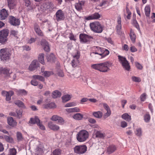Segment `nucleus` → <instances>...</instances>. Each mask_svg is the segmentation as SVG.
Listing matches in <instances>:
<instances>
[{"instance_id":"obj_29","label":"nucleus","mask_w":155,"mask_h":155,"mask_svg":"<svg viewBox=\"0 0 155 155\" xmlns=\"http://www.w3.org/2000/svg\"><path fill=\"white\" fill-rule=\"evenodd\" d=\"M136 135L139 137H141L142 135V129L140 127L137 128L134 131Z\"/></svg>"},{"instance_id":"obj_57","label":"nucleus","mask_w":155,"mask_h":155,"mask_svg":"<svg viewBox=\"0 0 155 155\" xmlns=\"http://www.w3.org/2000/svg\"><path fill=\"white\" fill-rule=\"evenodd\" d=\"M135 65L137 68L140 70H141L143 68L142 65L138 62H136Z\"/></svg>"},{"instance_id":"obj_11","label":"nucleus","mask_w":155,"mask_h":155,"mask_svg":"<svg viewBox=\"0 0 155 155\" xmlns=\"http://www.w3.org/2000/svg\"><path fill=\"white\" fill-rule=\"evenodd\" d=\"M55 15L56 20L58 21L63 20L65 19L64 13L60 9L58 10Z\"/></svg>"},{"instance_id":"obj_3","label":"nucleus","mask_w":155,"mask_h":155,"mask_svg":"<svg viewBox=\"0 0 155 155\" xmlns=\"http://www.w3.org/2000/svg\"><path fill=\"white\" fill-rule=\"evenodd\" d=\"M88 132L86 130H82L80 131L76 135V138L79 142H84L88 138Z\"/></svg>"},{"instance_id":"obj_37","label":"nucleus","mask_w":155,"mask_h":155,"mask_svg":"<svg viewBox=\"0 0 155 155\" xmlns=\"http://www.w3.org/2000/svg\"><path fill=\"white\" fill-rule=\"evenodd\" d=\"M44 54L43 53H41L39 54L38 56V60L39 61L43 64H45V62L44 60Z\"/></svg>"},{"instance_id":"obj_58","label":"nucleus","mask_w":155,"mask_h":155,"mask_svg":"<svg viewBox=\"0 0 155 155\" xmlns=\"http://www.w3.org/2000/svg\"><path fill=\"white\" fill-rule=\"evenodd\" d=\"M37 125L39 126V128L41 130H45V126L41 123L40 121L39 123H37Z\"/></svg>"},{"instance_id":"obj_27","label":"nucleus","mask_w":155,"mask_h":155,"mask_svg":"<svg viewBox=\"0 0 155 155\" xmlns=\"http://www.w3.org/2000/svg\"><path fill=\"white\" fill-rule=\"evenodd\" d=\"M43 149L40 145L37 147L35 150V153L37 155H40L42 153Z\"/></svg>"},{"instance_id":"obj_47","label":"nucleus","mask_w":155,"mask_h":155,"mask_svg":"<svg viewBox=\"0 0 155 155\" xmlns=\"http://www.w3.org/2000/svg\"><path fill=\"white\" fill-rule=\"evenodd\" d=\"M150 117L149 114H146L144 115V120L146 122H148L150 120Z\"/></svg>"},{"instance_id":"obj_54","label":"nucleus","mask_w":155,"mask_h":155,"mask_svg":"<svg viewBox=\"0 0 155 155\" xmlns=\"http://www.w3.org/2000/svg\"><path fill=\"white\" fill-rule=\"evenodd\" d=\"M126 10L127 13V18L128 19H130V15L131 14V12L130 11L129 8L127 7L126 8Z\"/></svg>"},{"instance_id":"obj_1","label":"nucleus","mask_w":155,"mask_h":155,"mask_svg":"<svg viewBox=\"0 0 155 155\" xmlns=\"http://www.w3.org/2000/svg\"><path fill=\"white\" fill-rule=\"evenodd\" d=\"M112 66V63L109 61H106L91 65V67L93 69L103 72H107L109 71L110 70L109 68Z\"/></svg>"},{"instance_id":"obj_21","label":"nucleus","mask_w":155,"mask_h":155,"mask_svg":"<svg viewBox=\"0 0 155 155\" xmlns=\"http://www.w3.org/2000/svg\"><path fill=\"white\" fill-rule=\"evenodd\" d=\"M35 30L37 34L39 36H43L44 34L41 30L40 29L38 25L35 24L34 25Z\"/></svg>"},{"instance_id":"obj_19","label":"nucleus","mask_w":155,"mask_h":155,"mask_svg":"<svg viewBox=\"0 0 155 155\" xmlns=\"http://www.w3.org/2000/svg\"><path fill=\"white\" fill-rule=\"evenodd\" d=\"M101 17L100 15L97 13H95L94 14L88 16L85 18L87 20L97 19Z\"/></svg>"},{"instance_id":"obj_51","label":"nucleus","mask_w":155,"mask_h":155,"mask_svg":"<svg viewBox=\"0 0 155 155\" xmlns=\"http://www.w3.org/2000/svg\"><path fill=\"white\" fill-rule=\"evenodd\" d=\"M76 105V103L74 102L68 103L64 105V107H69L75 106Z\"/></svg>"},{"instance_id":"obj_6","label":"nucleus","mask_w":155,"mask_h":155,"mask_svg":"<svg viewBox=\"0 0 155 155\" xmlns=\"http://www.w3.org/2000/svg\"><path fill=\"white\" fill-rule=\"evenodd\" d=\"M11 54L7 48H2L0 50V59L4 61L8 60L10 57Z\"/></svg>"},{"instance_id":"obj_16","label":"nucleus","mask_w":155,"mask_h":155,"mask_svg":"<svg viewBox=\"0 0 155 155\" xmlns=\"http://www.w3.org/2000/svg\"><path fill=\"white\" fill-rule=\"evenodd\" d=\"M9 22L12 25L17 26L19 25L20 23V20L17 18L12 16H11L9 18Z\"/></svg>"},{"instance_id":"obj_2","label":"nucleus","mask_w":155,"mask_h":155,"mask_svg":"<svg viewBox=\"0 0 155 155\" xmlns=\"http://www.w3.org/2000/svg\"><path fill=\"white\" fill-rule=\"evenodd\" d=\"M110 53L107 49L99 46H94L92 48V52L90 55L93 57L94 54H98L101 56V58H102L108 55Z\"/></svg>"},{"instance_id":"obj_10","label":"nucleus","mask_w":155,"mask_h":155,"mask_svg":"<svg viewBox=\"0 0 155 155\" xmlns=\"http://www.w3.org/2000/svg\"><path fill=\"white\" fill-rule=\"evenodd\" d=\"M52 5V4L49 2L44 3L40 5L38 9L41 11L44 12L48 9H52L53 7H51Z\"/></svg>"},{"instance_id":"obj_35","label":"nucleus","mask_w":155,"mask_h":155,"mask_svg":"<svg viewBox=\"0 0 155 155\" xmlns=\"http://www.w3.org/2000/svg\"><path fill=\"white\" fill-rule=\"evenodd\" d=\"M15 103L19 107H21L23 108H26V107L25 106L23 102L19 100H17L15 102Z\"/></svg>"},{"instance_id":"obj_41","label":"nucleus","mask_w":155,"mask_h":155,"mask_svg":"<svg viewBox=\"0 0 155 155\" xmlns=\"http://www.w3.org/2000/svg\"><path fill=\"white\" fill-rule=\"evenodd\" d=\"M55 59L54 55L53 54H51L47 57V59L48 61L53 62L54 61Z\"/></svg>"},{"instance_id":"obj_32","label":"nucleus","mask_w":155,"mask_h":155,"mask_svg":"<svg viewBox=\"0 0 155 155\" xmlns=\"http://www.w3.org/2000/svg\"><path fill=\"white\" fill-rule=\"evenodd\" d=\"M40 121L39 119L37 117H35L34 118H31L29 121V123L32 124H35L36 123L37 124V123Z\"/></svg>"},{"instance_id":"obj_42","label":"nucleus","mask_w":155,"mask_h":155,"mask_svg":"<svg viewBox=\"0 0 155 155\" xmlns=\"http://www.w3.org/2000/svg\"><path fill=\"white\" fill-rule=\"evenodd\" d=\"M32 78H33L36 79L38 80L41 81H45L44 78L41 76L35 75H33Z\"/></svg>"},{"instance_id":"obj_64","label":"nucleus","mask_w":155,"mask_h":155,"mask_svg":"<svg viewBox=\"0 0 155 155\" xmlns=\"http://www.w3.org/2000/svg\"><path fill=\"white\" fill-rule=\"evenodd\" d=\"M127 126V123L125 121H123L121 123V127L123 128H124Z\"/></svg>"},{"instance_id":"obj_44","label":"nucleus","mask_w":155,"mask_h":155,"mask_svg":"<svg viewBox=\"0 0 155 155\" xmlns=\"http://www.w3.org/2000/svg\"><path fill=\"white\" fill-rule=\"evenodd\" d=\"M54 73L52 71H46L44 72L43 74H42V75L44 76L45 77H48L51 75H52Z\"/></svg>"},{"instance_id":"obj_49","label":"nucleus","mask_w":155,"mask_h":155,"mask_svg":"<svg viewBox=\"0 0 155 155\" xmlns=\"http://www.w3.org/2000/svg\"><path fill=\"white\" fill-rule=\"evenodd\" d=\"M131 79L133 81L136 82H139L141 81V79L140 78L134 76H132Z\"/></svg>"},{"instance_id":"obj_60","label":"nucleus","mask_w":155,"mask_h":155,"mask_svg":"<svg viewBox=\"0 0 155 155\" xmlns=\"http://www.w3.org/2000/svg\"><path fill=\"white\" fill-rule=\"evenodd\" d=\"M121 25L118 24L116 27V28L117 29V32L118 33H120V30L121 28Z\"/></svg>"},{"instance_id":"obj_61","label":"nucleus","mask_w":155,"mask_h":155,"mask_svg":"<svg viewBox=\"0 0 155 155\" xmlns=\"http://www.w3.org/2000/svg\"><path fill=\"white\" fill-rule=\"evenodd\" d=\"M130 50L132 52H134L137 51V49L134 46H131L130 48Z\"/></svg>"},{"instance_id":"obj_52","label":"nucleus","mask_w":155,"mask_h":155,"mask_svg":"<svg viewBox=\"0 0 155 155\" xmlns=\"http://www.w3.org/2000/svg\"><path fill=\"white\" fill-rule=\"evenodd\" d=\"M61 153V151L59 149H57L53 151V154L54 155H59Z\"/></svg>"},{"instance_id":"obj_45","label":"nucleus","mask_w":155,"mask_h":155,"mask_svg":"<svg viewBox=\"0 0 155 155\" xmlns=\"http://www.w3.org/2000/svg\"><path fill=\"white\" fill-rule=\"evenodd\" d=\"M17 138L18 141H21L23 139L22 134L19 132H17L16 133Z\"/></svg>"},{"instance_id":"obj_63","label":"nucleus","mask_w":155,"mask_h":155,"mask_svg":"<svg viewBox=\"0 0 155 155\" xmlns=\"http://www.w3.org/2000/svg\"><path fill=\"white\" fill-rule=\"evenodd\" d=\"M146 94L143 93L140 96V100L142 101H144L146 99Z\"/></svg>"},{"instance_id":"obj_8","label":"nucleus","mask_w":155,"mask_h":155,"mask_svg":"<svg viewBox=\"0 0 155 155\" xmlns=\"http://www.w3.org/2000/svg\"><path fill=\"white\" fill-rule=\"evenodd\" d=\"M73 59L72 60L71 64L73 68H75L79 64V61L78 60L80 56V53L77 52V53L73 56Z\"/></svg>"},{"instance_id":"obj_9","label":"nucleus","mask_w":155,"mask_h":155,"mask_svg":"<svg viewBox=\"0 0 155 155\" xmlns=\"http://www.w3.org/2000/svg\"><path fill=\"white\" fill-rule=\"evenodd\" d=\"M80 41L82 43H86L93 39V37L88 35L81 34L79 35Z\"/></svg>"},{"instance_id":"obj_50","label":"nucleus","mask_w":155,"mask_h":155,"mask_svg":"<svg viewBox=\"0 0 155 155\" xmlns=\"http://www.w3.org/2000/svg\"><path fill=\"white\" fill-rule=\"evenodd\" d=\"M7 40V38H5L0 36V43L5 44Z\"/></svg>"},{"instance_id":"obj_22","label":"nucleus","mask_w":155,"mask_h":155,"mask_svg":"<svg viewBox=\"0 0 155 155\" xmlns=\"http://www.w3.org/2000/svg\"><path fill=\"white\" fill-rule=\"evenodd\" d=\"M8 4L10 9H13L16 5V0H7Z\"/></svg>"},{"instance_id":"obj_36","label":"nucleus","mask_w":155,"mask_h":155,"mask_svg":"<svg viewBox=\"0 0 155 155\" xmlns=\"http://www.w3.org/2000/svg\"><path fill=\"white\" fill-rule=\"evenodd\" d=\"M61 93L58 90H56L54 91L52 93V97L53 98H55L60 97L61 95Z\"/></svg>"},{"instance_id":"obj_17","label":"nucleus","mask_w":155,"mask_h":155,"mask_svg":"<svg viewBox=\"0 0 155 155\" xmlns=\"http://www.w3.org/2000/svg\"><path fill=\"white\" fill-rule=\"evenodd\" d=\"M103 107L104 109L106 110L107 112L104 115V118H106L111 114V111L110 109L107 104L104 103L103 104Z\"/></svg>"},{"instance_id":"obj_13","label":"nucleus","mask_w":155,"mask_h":155,"mask_svg":"<svg viewBox=\"0 0 155 155\" xmlns=\"http://www.w3.org/2000/svg\"><path fill=\"white\" fill-rule=\"evenodd\" d=\"M51 119L52 121L57 122L60 124H63L64 122L62 117L56 115H53Z\"/></svg>"},{"instance_id":"obj_59","label":"nucleus","mask_w":155,"mask_h":155,"mask_svg":"<svg viewBox=\"0 0 155 155\" xmlns=\"http://www.w3.org/2000/svg\"><path fill=\"white\" fill-rule=\"evenodd\" d=\"M133 24L136 27V28L138 30H140V27L138 25L137 21L135 20L133 22Z\"/></svg>"},{"instance_id":"obj_62","label":"nucleus","mask_w":155,"mask_h":155,"mask_svg":"<svg viewBox=\"0 0 155 155\" xmlns=\"http://www.w3.org/2000/svg\"><path fill=\"white\" fill-rule=\"evenodd\" d=\"M36 41V38H31L30 39H29L28 40V43L31 44L33 42H34Z\"/></svg>"},{"instance_id":"obj_7","label":"nucleus","mask_w":155,"mask_h":155,"mask_svg":"<svg viewBox=\"0 0 155 155\" xmlns=\"http://www.w3.org/2000/svg\"><path fill=\"white\" fill-rule=\"evenodd\" d=\"M87 149L86 145H76L74 147V151L76 153L82 154L86 152Z\"/></svg>"},{"instance_id":"obj_24","label":"nucleus","mask_w":155,"mask_h":155,"mask_svg":"<svg viewBox=\"0 0 155 155\" xmlns=\"http://www.w3.org/2000/svg\"><path fill=\"white\" fill-rule=\"evenodd\" d=\"M116 150V147L114 145H111L107 148V152L108 154H110L114 152Z\"/></svg>"},{"instance_id":"obj_55","label":"nucleus","mask_w":155,"mask_h":155,"mask_svg":"<svg viewBox=\"0 0 155 155\" xmlns=\"http://www.w3.org/2000/svg\"><path fill=\"white\" fill-rule=\"evenodd\" d=\"M33 79L31 81V84L34 86H36L38 84V82L36 81V79L33 78Z\"/></svg>"},{"instance_id":"obj_30","label":"nucleus","mask_w":155,"mask_h":155,"mask_svg":"<svg viewBox=\"0 0 155 155\" xmlns=\"http://www.w3.org/2000/svg\"><path fill=\"white\" fill-rule=\"evenodd\" d=\"M84 3L82 2H81L75 4V6L77 10L80 11L82 9V6L84 5Z\"/></svg>"},{"instance_id":"obj_34","label":"nucleus","mask_w":155,"mask_h":155,"mask_svg":"<svg viewBox=\"0 0 155 155\" xmlns=\"http://www.w3.org/2000/svg\"><path fill=\"white\" fill-rule=\"evenodd\" d=\"M93 115L97 118H101L102 117L103 114L101 112L98 111L93 112Z\"/></svg>"},{"instance_id":"obj_5","label":"nucleus","mask_w":155,"mask_h":155,"mask_svg":"<svg viewBox=\"0 0 155 155\" xmlns=\"http://www.w3.org/2000/svg\"><path fill=\"white\" fill-rule=\"evenodd\" d=\"M118 57L119 61L123 68L127 71H129L130 69V66L126 58L120 55H118Z\"/></svg>"},{"instance_id":"obj_43","label":"nucleus","mask_w":155,"mask_h":155,"mask_svg":"<svg viewBox=\"0 0 155 155\" xmlns=\"http://www.w3.org/2000/svg\"><path fill=\"white\" fill-rule=\"evenodd\" d=\"M18 94L19 95H27V92L24 89H20L17 91Z\"/></svg>"},{"instance_id":"obj_38","label":"nucleus","mask_w":155,"mask_h":155,"mask_svg":"<svg viewBox=\"0 0 155 155\" xmlns=\"http://www.w3.org/2000/svg\"><path fill=\"white\" fill-rule=\"evenodd\" d=\"M145 15L147 17L150 16V8L149 6H146L144 9Z\"/></svg>"},{"instance_id":"obj_23","label":"nucleus","mask_w":155,"mask_h":155,"mask_svg":"<svg viewBox=\"0 0 155 155\" xmlns=\"http://www.w3.org/2000/svg\"><path fill=\"white\" fill-rule=\"evenodd\" d=\"M43 107L45 109H50L55 108L56 105L54 102H51L49 104H44L43 105Z\"/></svg>"},{"instance_id":"obj_25","label":"nucleus","mask_w":155,"mask_h":155,"mask_svg":"<svg viewBox=\"0 0 155 155\" xmlns=\"http://www.w3.org/2000/svg\"><path fill=\"white\" fill-rule=\"evenodd\" d=\"M7 121L8 124L11 126L14 127L16 125V123L12 117L8 118Z\"/></svg>"},{"instance_id":"obj_31","label":"nucleus","mask_w":155,"mask_h":155,"mask_svg":"<svg viewBox=\"0 0 155 155\" xmlns=\"http://www.w3.org/2000/svg\"><path fill=\"white\" fill-rule=\"evenodd\" d=\"M71 95L69 94H65L62 97V101L64 102H66L70 100L71 98Z\"/></svg>"},{"instance_id":"obj_14","label":"nucleus","mask_w":155,"mask_h":155,"mask_svg":"<svg viewBox=\"0 0 155 155\" xmlns=\"http://www.w3.org/2000/svg\"><path fill=\"white\" fill-rule=\"evenodd\" d=\"M48 126L49 129L54 131H58L60 128L58 125L51 121L48 122Z\"/></svg>"},{"instance_id":"obj_53","label":"nucleus","mask_w":155,"mask_h":155,"mask_svg":"<svg viewBox=\"0 0 155 155\" xmlns=\"http://www.w3.org/2000/svg\"><path fill=\"white\" fill-rule=\"evenodd\" d=\"M22 112V110H16V113L17 114V116L18 118H20L21 117Z\"/></svg>"},{"instance_id":"obj_28","label":"nucleus","mask_w":155,"mask_h":155,"mask_svg":"<svg viewBox=\"0 0 155 155\" xmlns=\"http://www.w3.org/2000/svg\"><path fill=\"white\" fill-rule=\"evenodd\" d=\"M130 39L133 43H134L135 41L136 35H135L134 31L131 29L130 30Z\"/></svg>"},{"instance_id":"obj_39","label":"nucleus","mask_w":155,"mask_h":155,"mask_svg":"<svg viewBox=\"0 0 155 155\" xmlns=\"http://www.w3.org/2000/svg\"><path fill=\"white\" fill-rule=\"evenodd\" d=\"M122 117L124 120L127 121H129L131 120V117L127 113L123 114L122 115Z\"/></svg>"},{"instance_id":"obj_18","label":"nucleus","mask_w":155,"mask_h":155,"mask_svg":"<svg viewBox=\"0 0 155 155\" xmlns=\"http://www.w3.org/2000/svg\"><path fill=\"white\" fill-rule=\"evenodd\" d=\"M41 44L43 47L45 51L48 52L50 51V48L48 43L44 39L42 40L41 41Z\"/></svg>"},{"instance_id":"obj_56","label":"nucleus","mask_w":155,"mask_h":155,"mask_svg":"<svg viewBox=\"0 0 155 155\" xmlns=\"http://www.w3.org/2000/svg\"><path fill=\"white\" fill-rule=\"evenodd\" d=\"M57 74L58 76L61 77H63L64 76V73L61 70H58V71Z\"/></svg>"},{"instance_id":"obj_26","label":"nucleus","mask_w":155,"mask_h":155,"mask_svg":"<svg viewBox=\"0 0 155 155\" xmlns=\"http://www.w3.org/2000/svg\"><path fill=\"white\" fill-rule=\"evenodd\" d=\"M9 33V31L7 29H3L0 31V36L7 38Z\"/></svg>"},{"instance_id":"obj_20","label":"nucleus","mask_w":155,"mask_h":155,"mask_svg":"<svg viewBox=\"0 0 155 155\" xmlns=\"http://www.w3.org/2000/svg\"><path fill=\"white\" fill-rule=\"evenodd\" d=\"M105 136V134L101 133L100 131L94 130L93 134V137L95 138H104Z\"/></svg>"},{"instance_id":"obj_33","label":"nucleus","mask_w":155,"mask_h":155,"mask_svg":"<svg viewBox=\"0 0 155 155\" xmlns=\"http://www.w3.org/2000/svg\"><path fill=\"white\" fill-rule=\"evenodd\" d=\"M83 115L80 113H77L73 116V118L77 120H81L83 118Z\"/></svg>"},{"instance_id":"obj_15","label":"nucleus","mask_w":155,"mask_h":155,"mask_svg":"<svg viewBox=\"0 0 155 155\" xmlns=\"http://www.w3.org/2000/svg\"><path fill=\"white\" fill-rule=\"evenodd\" d=\"M8 15V12L5 8L0 11V19L3 20L6 19Z\"/></svg>"},{"instance_id":"obj_4","label":"nucleus","mask_w":155,"mask_h":155,"mask_svg":"<svg viewBox=\"0 0 155 155\" xmlns=\"http://www.w3.org/2000/svg\"><path fill=\"white\" fill-rule=\"evenodd\" d=\"M90 27L91 30L94 33H100L103 30V26L98 21H95L90 23Z\"/></svg>"},{"instance_id":"obj_46","label":"nucleus","mask_w":155,"mask_h":155,"mask_svg":"<svg viewBox=\"0 0 155 155\" xmlns=\"http://www.w3.org/2000/svg\"><path fill=\"white\" fill-rule=\"evenodd\" d=\"M5 139L8 142L12 143L14 142L13 139L12 137L7 135L5 136Z\"/></svg>"},{"instance_id":"obj_48","label":"nucleus","mask_w":155,"mask_h":155,"mask_svg":"<svg viewBox=\"0 0 155 155\" xmlns=\"http://www.w3.org/2000/svg\"><path fill=\"white\" fill-rule=\"evenodd\" d=\"M8 155H16L17 153L16 150L14 148L10 149Z\"/></svg>"},{"instance_id":"obj_40","label":"nucleus","mask_w":155,"mask_h":155,"mask_svg":"<svg viewBox=\"0 0 155 155\" xmlns=\"http://www.w3.org/2000/svg\"><path fill=\"white\" fill-rule=\"evenodd\" d=\"M14 94V92L13 91H8V94L6 97V100L7 101H9L11 100V97Z\"/></svg>"},{"instance_id":"obj_12","label":"nucleus","mask_w":155,"mask_h":155,"mask_svg":"<svg viewBox=\"0 0 155 155\" xmlns=\"http://www.w3.org/2000/svg\"><path fill=\"white\" fill-rule=\"evenodd\" d=\"M39 64L37 60H34L29 67L28 69L30 71H33L39 67Z\"/></svg>"}]
</instances>
